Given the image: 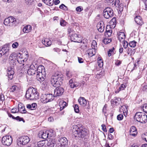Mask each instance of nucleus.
<instances>
[{"mask_svg":"<svg viewBox=\"0 0 147 147\" xmlns=\"http://www.w3.org/2000/svg\"><path fill=\"white\" fill-rule=\"evenodd\" d=\"M22 58V55L20 53L17 54V56L16 57L17 60H18V59H20V58Z\"/></svg>","mask_w":147,"mask_h":147,"instance_id":"0e129e2a","label":"nucleus"},{"mask_svg":"<svg viewBox=\"0 0 147 147\" xmlns=\"http://www.w3.org/2000/svg\"><path fill=\"white\" fill-rule=\"evenodd\" d=\"M9 17L6 18L4 20V24L6 26H9Z\"/></svg>","mask_w":147,"mask_h":147,"instance_id":"a18cd8bd","label":"nucleus"},{"mask_svg":"<svg viewBox=\"0 0 147 147\" xmlns=\"http://www.w3.org/2000/svg\"><path fill=\"white\" fill-rule=\"evenodd\" d=\"M12 138L11 136H3L2 138V142L3 145L10 146L12 143Z\"/></svg>","mask_w":147,"mask_h":147,"instance_id":"9b49d317","label":"nucleus"},{"mask_svg":"<svg viewBox=\"0 0 147 147\" xmlns=\"http://www.w3.org/2000/svg\"><path fill=\"white\" fill-rule=\"evenodd\" d=\"M47 145L50 147H53L54 146V144L53 142H52L51 140H49L47 143Z\"/></svg>","mask_w":147,"mask_h":147,"instance_id":"79ce46f5","label":"nucleus"},{"mask_svg":"<svg viewBox=\"0 0 147 147\" xmlns=\"http://www.w3.org/2000/svg\"><path fill=\"white\" fill-rule=\"evenodd\" d=\"M81 44V48L84 50H86L87 49V45H83V44Z\"/></svg>","mask_w":147,"mask_h":147,"instance_id":"bf43d9fd","label":"nucleus"},{"mask_svg":"<svg viewBox=\"0 0 147 147\" xmlns=\"http://www.w3.org/2000/svg\"><path fill=\"white\" fill-rule=\"evenodd\" d=\"M123 47L125 49H126L128 47V43L125 40L123 42Z\"/></svg>","mask_w":147,"mask_h":147,"instance_id":"13d9d810","label":"nucleus"},{"mask_svg":"<svg viewBox=\"0 0 147 147\" xmlns=\"http://www.w3.org/2000/svg\"><path fill=\"white\" fill-rule=\"evenodd\" d=\"M17 56V53H13L10 55L9 57V59H16Z\"/></svg>","mask_w":147,"mask_h":147,"instance_id":"f704fd0d","label":"nucleus"},{"mask_svg":"<svg viewBox=\"0 0 147 147\" xmlns=\"http://www.w3.org/2000/svg\"><path fill=\"white\" fill-rule=\"evenodd\" d=\"M49 132L48 131H44L41 134V138L44 139H46L48 137Z\"/></svg>","mask_w":147,"mask_h":147,"instance_id":"c85d7f7f","label":"nucleus"},{"mask_svg":"<svg viewBox=\"0 0 147 147\" xmlns=\"http://www.w3.org/2000/svg\"><path fill=\"white\" fill-rule=\"evenodd\" d=\"M26 97L30 100H37L39 98V94L36 89L30 87L26 92Z\"/></svg>","mask_w":147,"mask_h":147,"instance_id":"f257e3e1","label":"nucleus"},{"mask_svg":"<svg viewBox=\"0 0 147 147\" xmlns=\"http://www.w3.org/2000/svg\"><path fill=\"white\" fill-rule=\"evenodd\" d=\"M59 141L60 142L61 147H67L68 140L65 137H62L60 139Z\"/></svg>","mask_w":147,"mask_h":147,"instance_id":"2eb2a0df","label":"nucleus"},{"mask_svg":"<svg viewBox=\"0 0 147 147\" xmlns=\"http://www.w3.org/2000/svg\"><path fill=\"white\" fill-rule=\"evenodd\" d=\"M120 2L119 0H115L114 3V5L116 7H117L120 4H119Z\"/></svg>","mask_w":147,"mask_h":147,"instance_id":"69168bd1","label":"nucleus"},{"mask_svg":"<svg viewBox=\"0 0 147 147\" xmlns=\"http://www.w3.org/2000/svg\"><path fill=\"white\" fill-rule=\"evenodd\" d=\"M45 142V141L44 140L40 141L37 143L36 145L39 147H43Z\"/></svg>","mask_w":147,"mask_h":147,"instance_id":"2f4dec72","label":"nucleus"},{"mask_svg":"<svg viewBox=\"0 0 147 147\" xmlns=\"http://www.w3.org/2000/svg\"><path fill=\"white\" fill-rule=\"evenodd\" d=\"M96 49L93 48L90 49L87 51V54L89 57H91L95 54Z\"/></svg>","mask_w":147,"mask_h":147,"instance_id":"412c9836","label":"nucleus"},{"mask_svg":"<svg viewBox=\"0 0 147 147\" xmlns=\"http://www.w3.org/2000/svg\"><path fill=\"white\" fill-rule=\"evenodd\" d=\"M134 20L136 22L140 25H142L144 24L142 19L140 16H136Z\"/></svg>","mask_w":147,"mask_h":147,"instance_id":"aec40b11","label":"nucleus"},{"mask_svg":"<svg viewBox=\"0 0 147 147\" xmlns=\"http://www.w3.org/2000/svg\"><path fill=\"white\" fill-rule=\"evenodd\" d=\"M129 135L133 137H135L137 134V129L135 127L131 126L129 130Z\"/></svg>","mask_w":147,"mask_h":147,"instance_id":"f3484780","label":"nucleus"},{"mask_svg":"<svg viewBox=\"0 0 147 147\" xmlns=\"http://www.w3.org/2000/svg\"><path fill=\"white\" fill-rule=\"evenodd\" d=\"M114 50L115 48L114 47H113L111 49H110L108 51V55L109 57L111 56L112 55H113L114 54Z\"/></svg>","mask_w":147,"mask_h":147,"instance_id":"473e14b6","label":"nucleus"},{"mask_svg":"<svg viewBox=\"0 0 147 147\" xmlns=\"http://www.w3.org/2000/svg\"><path fill=\"white\" fill-rule=\"evenodd\" d=\"M16 59H9V64L10 65V67H8V69L7 76L10 80L12 79L13 78V75L14 74L13 68L16 65Z\"/></svg>","mask_w":147,"mask_h":147,"instance_id":"39448f33","label":"nucleus"},{"mask_svg":"<svg viewBox=\"0 0 147 147\" xmlns=\"http://www.w3.org/2000/svg\"><path fill=\"white\" fill-rule=\"evenodd\" d=\"M54 97L52 94H44L41 96V101L43 103H46L52 101L54 99Z\"/></svg>","mask_w":147,"mask_h":147,"instance_id":"0eeeda50","label":"nucleus"},{"mask_svg":"<svg viewBox=\"0 0 147 147\" xmlns=\"http://www.w3.org/2000/svg\"><path fill=\"white\" fill-rule=\"evenodd\" d=\"M111 22L113 23L112 24H115L116 23V18H113L111 21Z\"/></svg>","mask_w":147,"mask_h":147,"instance_id":"e2e57ef3","label":"nucleus"},{"mask_svg":"<svg viewBox=\"0 0 147 147\" xmlns=\"http://www.w3.org/2000/svg\"><path fill=\"white\" fill-rule=\"evenodd\" d=\"M106 31L105 33V36L106 37L110 36L111 35L112 31L109 25H107L106 28Z\"/></svg>","mask_w":147,"mask_h":147,"instance_id":"dca6fc26","label":"nucleus"},{"mask_svg":"<svg viewBox=\"0 0 147 147\" xmlns=\"http://www.w3.org/2000/svg\"><path fill=\"white\" fill-rule=\"evenodd\" d=\"M136 42L135 41H133L131 42H130L129 43V46L132 47H134L136 46Z\"/></svg>","mask_w":147,"mask_h":147,"instance_id":"37998d69","label":"nucleus"},{"mask_svg":"<svg viewBox=\"0 0 147 147\" xmlns=\"http://www.w3.org/2000/svg\"><path fill=\"white\" fill-rule=\"evenodd\" d=\"M72 131L74 135L76 137L78 136L82 137V136H84L86 134V132L84 131L83 127L80 124L74 125Z\"/></svg>","mask_w":147,"mask_h":147,"instance_id":"20e7f679","label":"nucleus"},{"mask_svg":"<svg viewBox=\"0 0 147 147\" xmlns=\"http://www.w3.org/2000/svg\"><path fill=\"white\" fill-rule=\"evenodd\" d=\"M14 119H16L18 121H22L24 123L25 122V121L24 120L23 118L20 117L18 116H17L16 117H15Z\"/></svg>","mask_w":147,"mask_h":147,"instance_id":"de8ad7c7","label":"nucleus"},{"mask_svg":"<svg viewBox=\"0 0 147 147\" xmlns=\"http://www.w3.org/2000/svg\"><path fill=\"white\" fill-rule=\"evenodd\" d=\"M80 42H81V44H83V45H87V40L86 39H84L82 40L80 38Z\"/></svg>","mask_w":147,"mask_h":147,"instance_id":"8fccbe9b","label":"nucleus"},{"mask_svg":"<svg viewBox=\"0 0 147 147\" xmlns=\"http://www.w3.org/2000/svg\"><path fill=\"white\" fill-rule=\"evenodd\" d=\"M111 41V39L105 38L103 41V42L105 44H107L110 43Z\"/></svg>","mask_w":147,"mask_h":147,"instance_id":"c03bdc74","label":"nucleus"},{"mask_svg":"<svg viewBox=\"0 0 147 147\" xmlns=\"http://www.w3.org/2000/svg\"><path fill=\"white\" fill-rule=\"evenodd\" d=\"M121 99L117 97H115L114 100L113 99L111 101V103L116 105L119 104L121 101Z\"/></svg>","mask_w":147,"mask_h":147,"instance_id":"b1692460","label":"nucleus"},{"mask_svg":"<svg viewBox=\"0 0 147 147\" xmlns=\"http://www.w3.org/2000/svg\"><path fill=\"white\" fill-rule=\"evenodd\" d=\"M83 8L82 7L79 6L77 7L76 8V10L78 12H80L82 11Z\"/></svg>","mask_w":147,"mask_h":147,"instance_id":"49530a36","label":"nucleus"},{"mask_svg":"<svg viewBox=\"0 0 147 147\" xmlns=\"http://www.w3.org/2000/svg\"><path fill=\"white\" fill-rule=\"evenodd\" d=\"M59 8L65 11H67L68 10L67 7L65 6L64 4H62L59 7Z\"/></svg>","mask_w":147,"mask_h":147,"instance_id":"c9c22d12","label":"nucleus"},{"mask_svg":"<svg viewBox=\"0 0 147 147\" xmlns=\"http://www.w3.org/2000/svg\"><path fill=\"white\" fill-rule=\"evenodd\" d=\"M117 7H118L120 11H123V6L122 4H119V5Z\"/></svg>","mask_w":147,"mask_h":147,"instance_id":"864d4df0","label":"nucleus"},{"mask_svg":"<svg viewBox=\"0 0 147 147\" xmlns=\"http://www.w3.org/2000/svg\"><path fill=\"white\" fill-rule=\"evenodd\" d=\"M32 29V27L30 25H28L25 26L23 29V31L25 33H28L31 31Z\"/></svg>","mask_w":147,"mask_h":147,"instance_id":"393cba45","label":"nucleus"},{"mask_svg":"<svg viewBox=\"0 0 147 147\" xmlns=\"http://www.w3.org/2000/svg\"><path fill=\"white\" fill-rule=\"evenodd\" d=\"M67 105V103L65 102L62 101L60 102L59 106L60 107V110H62Z\"/></svg>","mask_w":147,"mask_h":147,"instance_id":"cd10ccee","label":"nucleus"},{"mask_svg":"<svg viewBox=\"0 0 147 147\" xmlns=\"http://www.w3.org/2000/svg\"><path fill=\"white\" fill-rule=\"evenodd\" d=\"M120 109L122 110V111L123 113H126L127 111L126 107L124 105L122 106L120 108ZM126 115H127V113H126Z\"/></svg>","mask_w":147,"mask_h":147,"instance_id":"58836bf2","label":"nucleus"},{"mask_svg":"<svg viewBox=\"0 0 147 147\" xmlns=\"http://www.w3.org/2000/svg\"><path fill=\"white\" fill-rule=\"evenodd\" d=\"M67 23V22L63 19H61L60 20V24L62 26H65Z\"/></svg>","mask_w":147,"mask_h":147,"instance_id":"a19ab883","label":"nucleus"},{"mask_svg":"<svg viewBox=\"0 0 147 147\" xmlns=\"http://www.w3.org/2000/svg\"><path fill=\"white\" fill-rule=\"evenodd\" d=\"M11 92H16L19 89L18 87L16 86H13L10 88Z\"/></svg>","mask_w":147,"mask_h":147,"instance_id":"72a5a7b5","label":"nucleus"},{"mask_svg":"<svg viewBox=\"0 0 147 147\" xmlns=\"http://www.w3.org/2000/svg\"><path fill=\"white\" fill-rule=\"evenodd\" d=\"M18 46V44L17 42H15L12 45V47L13 48H17Z\"/></svg>","mask_w":147,"mask_h":147,"instance_id":"680f3d73","label":"nucleus"},{"mask_svg":"<svg viewBox=\"0 0 147 147\" xmlns=\"http://www.w3.org/2000/svg\"><path fill=\"white\" fill-rule=\"evenodd\" d=\"M78 101L79 104L82 106L85 107L87 106V109L90 108L89 102H87V100L84 98L80 97L78 100Z\"/></svg>","mask_w":147,"mask_h":147,"instance_id":"ddd939ff","label":"nucleus"},{"mask_svg":"<svg viewBox=\"0 0 147 147\" xmlns=\"http://www.w3.org/2000/svg\"><path fill=\"white\" fill-rule=\"evenodd\" d=\"M36 78L39 81H43L46 77V73L45 68L43 66H39L37 68L36 74Z\"/></svg>","mask_w":147,"mask_h":147,"instance_id":"7ed1b4c3","label":"nucleus"},{"mask_svg":"<svg viewBox=\"0 0 147 147\" xmlns=\"http://www.w3.org/2000/svg\"><path fill=\"white\" fill-rule=\"evenodd\" d=\"M55 89L54 97H56L61 95L64 92V89L62 87L57 86Z\"/></svg>","mask_w":147,"mask_h":147,"instance_id":"f8f14e48","label":"nucleus"},{"mask_svg":"<svg viewBox=\"0 0 147 147\" xmlns=\"http://www.w3.org/2000/svg\"><path fill=\"white\" fill-rule=\"evenodd\" d=\"M135 119L139 122L144 123L147 122V116L143 113L138 112L135 115Z\"/></svg>","mask_w":147,"mask_h":147,"instance_id":"423d86ee","label":"nucleus"},{"mask_svg":"<svg viewBox=\"0 0 147 147\" xmlns=\"http://www.w3.org/2000/svg\"><path fill=\"white\" fill-rule=\"evenodd\" d=\"M17 60L18 63H20L22 64L24 62V59L23 58H20V59H18Z\"/></svg>","mask_w":147,"mask_h":147,"instance_id":"338daca9","label":"nucleus"},{"mask_svg":"<svg viewBox=\"0 0 147 147\" xmlns=\"http://www.w3.org/2000/svg\"><path fill=\"white\" fill-rule=\"evenodd\" d=\"M18 111L22 113H26L27 112L25 110L24 107L22 105H18Z\"/></svg>","mask_w":147,"mask_h":147,"instance_id":"bb28decb","label":"nucleus"},{"mask_svg":"<svg viewBox=\"0 0 147 147\" xmlns=\"http://www.w3.org/2000/svg\"><path fill=\"white\" fill-rule=\"evenodd\" d=\"M38 67L37 65L36 64H35V65L34 64L31 65L30 68L27 71L28 75L34 76L36 74Z\"/></svg>","mask_w":147,"mask_h":147,"instance_id":"9d476101","label":"nucleus"},{"mask_svg":"<svg viewBox=\"0 0 147 147\" xmlns=\"http://www.w3.org/2000/svg\"><path fill=\"white\" fill-rule=\"evenodd\" d=\"M16 21V20L15 18L11 16L9 17V26H15Z\"/></svg>","mask_w":147,"mask_h":147,"instance_id":"5701e85b","label":"nucleus"},{"mask_svg":"<svg viewBox=\"0 0 147 147\" xmlns=\"http://www.w3.org/2000/svg\"><path fill=\"white\" fill-rule=\"evenodd\" d=\"M42 43L45 46H49L51 44V41L49 39L46 38L42 40Z\"/></svg>","mask_w":147,"mask_h":147,"instance_id":"4be33fe9","label":"nucleus"},{"mask_svg":"<svg viewBox=\"0 0 147 147\" xmlns=\"http://www.w3.org/2000/svg\"><path fill=\"white\" fill-rule=\"evenodd\" d=\"M105 1L107 3L108 5H110L112 3H113H113L114 0H105Z\"/></svg>","mask_w":147,"mask_h":147,"instance_id":"6e6d98bb","label":"nucleus"},{"mask_svg":"<svg viewBox=\"0 0 147 147\" xmlns=\"http://www.w3.org/2000/svg\"><path fill=\"white\" fill-rule=\"evenodd\" d=\"M123 116L122 115L120 114L117 115V118L118 120L120 121L123 119Z\"/></svg>","mask_w":147,"mask_h":147,"instance_id":"5fc2aeb1","label":"nucleus"},{"mask_svg":"<svg viewBox=\"0 0 147 147\" xmlns=\"http://www.w3.org/2000/svg\"><path fill=\"white\" fill-rule=\"evenodd\" d=\"M37 104L35 103H33L31 105L27 104L26 105L27 108L31 110L35 109L36 108Z\"/></svg>","mask_w":147,"mask_h":147,"instance_id":"a878e982","label":"nucleus"},{"mask_svg":"<svg viewBox=\"0 0 147 147\" xmlns=\"http://www.w3.org/2000/svg\"><path fill=\"white\" fill-rule=\"evenodd\" d=\"M142 137L143 140L147 142V133L143 134L142 135Z\"/></svg>","mask_w":147,"mask_h":147,"instance_id":"09e8293b","label":"nucleus"},{"mask_svg":"<svg viewBox=\"0 0 147 147\" xmlns=\"http://www.w3.org/2000/svg\"><path fill=\"white\" fill-rule=\"evenodd\" d=\"M101 126L102 130L104 132H107V128H106V126L104 124H102V125Z\"/></svg>","mask_w":147,"mask_h":147,"instance_id":"052dcab7","label":"nucleus"},{"mask_svg":"<svg viewBox=\"0 0 147 147\" xmlns=\"http://www.w3.org/2000/svg\"><path fill=\"white\" fill-rule=\"evenodd\" d=\"M29 137L27 136H22L18 140V145H25L27 144L30 141Z\"/></svg>","mask_w":147,"mask_h":147,"instance_id":"1a4fd4ad","label":"nucleus"},{"mask_svg":"<svg viewBox=\"0 0 147 147\" xmlns=\"http://www.w3.org/2000/svg\"><path fill=\"white\" fill-rule=\"evenodd\" d=\"M126 87V86L124 84H122L121 87L119 88L120 90H123Z\"/></svg>","mask_w":147,"mask_h":147,"instance_id":"774afa93","label":"nucleus"},{"mask_svg":"<svg viewBox=\"0 0 147 147\" xmlns=\"http://www.w3.org/2000/svg\"><path fill=\"white\" fill-rule=\"evenodd\" d=\"M74 110L75 112L77 113H79V107L78 105H77L75 104L74 105Z\"/></svg>","mask_w":147,"mask_h":147,"instance_id":"ea45409f","label":"nucleus"},{"mask_svg":"<svg viewBox=\"0 0 147 147\" xmlns=\"http://www.w3.org/2000/svg\"><path fill=\"white\" fill-rule=\"evenodd\" d=\"M91 47L94 49H96L97 47V43L96 41L94 40L92 41L91 44Z\"/></svg>","mask_w":147,"mask_h":147,"instance_id":"e433bc0d","label":"nucleus"},{"mask_svg":"<svg viewBox=\"0 0 147 147\" xmlns=\"http://www.w3.org/2000/svg\"><path fill=\"white\" fill-rule=\"evenodd\" d=\"M80 35L76 34H72L71 36V40L75 42H80Z\"/></svg>","mask_w":147,"mask_h":147,"instance_id":"4468645a","label":"nucleus"},{"mask_svg":"<svg viewBox=\"0 0 147 147\" xmlns=\"http://www.w3.org/2000/svg\"><path fill=\"white\" fill-rule=\"evenodd\" d=\"M8 50L9 49L7 46V45H5L1 49H0V51L2 52V53H3L4 55L8 51Z\"/></svg>","mask_w":147,"mask_h":147,"instance_id":"c756f323","label":"nucleus"},{"mask_svg":"<svg viewBox=\"0 0 147 147\" xmlns=\"http://www.w3.org/2000/svg\"><path fill=\"white\" fill-rule=\"evenodd\" d=\"M63 80V76L62 74H56L51 77L50 81L53 87H56L62 84Z\"/></svg>","mask_w":147,"mask_h":147,"instance_id":"f03ea898","label":"nucleus"},{"mask_svg":"<svg viewBox=\"0 0 147 147\" xmlns=\"http://www.w3.org/2000/svg\"><path fill=\"white\" fill-rule=\"evenodd\" d=\"M98 66L100 67H102L103 65V61L101 59L98 58Z\"/></svg>","mask_w":147,"mask_h":147,"instance_id":"4c0bfd02","label":"nucleus"},{"mask_svg":"<svg viewBox=\"0 0 147 147\" xmlns=\"http://www.w3.org/2000/svg\"><path fill=\"white\" fill-rule=\"evenodd\" d=\"M142 108L144 111L147 113V104H144Z\"/></svg>","mask_w":147,"mask_h":147,"instance_id":"603ef678","label":"nucleus"},{"mask_svg":"<svg viewBox=\"0 0 147 147\" xmlns=\"http://www.w3.org/2000/svg\"><path fill=\"white\" fill-rule=\"evenodd\" d=\"M97 27L98 30L100 32H102L104 30L105 26L103 22L98 23L97 25Z\"/></svg>","mask_w":147,"mask_h":147,"instance_id":"6ab92c4d","label":"nucleus"},{"mask_svg":"<svg viewBox=\"0 0 147 147\" xmlns=\"http://www.w3.org/2000/svg\"><path fill=\"white\" fill-rule=\"evenodd\" d=\"M46 4L49 6H52L53 4L54 0H42Z\"/></svg>","mask_w":147,"mask_h":147,"instance_id":"7c9ffc66","label":"nucleus"},{"mask_svg":"<svg viewBox=\"0 0 147 147\" xmlns=\"http://www.w3.org/2000/svg\"><path fill=\"white\" fill-rule=\"evenodd\" d=\"M66 76L68 78H69L72 76L71 73L69 71H67L66 72Z\"/></svg>","mask_w":147,"mask_h":147,"instance_id":"3c124183","label":"nucleus"},{"mask_svg":"<svg viewBox=\"0 0 147 147\" xmlns=\"http://www.w3.org/2000/svg\"><path fill=\"white\" fill-rule=\"evenodd\" d=\"M103 15L104 17L106 19L111 18L114 16L113 10L110 7H107L103 11Z\"/></svg>","mask_w":147,"mask_h":147,"instance_id":"6e6552de","label":"nucleus"},{"mask_svg":"<svg viewBox=\"0 0 147 147\" xmlns=\"http://www.w3.org/2000/svg\"><path fill=\"white\" fill-rule=\"evenodd\" d=\"M18 112V109L17 108H13L11 110V113H15Z\"/></svg>","mask_w":147,"mask_h":147,"instance_id":"4d7b16f0","label":"nucleus"},{"mask_svg":"<svg viewBox=\"0 0 147 147\" xmlns=\"http://www.w3.org/2000/svg\"><path fill=\"white\" fill-rule=\"evenodd\" d=\"M118 38L120 42H123L125 38V35L124 32H119L117 33Z\"/></svg>","mask_w":147,"mask_h":147,"instance_id":"a211bd4d","label":"nucleus"}]
</instances>
